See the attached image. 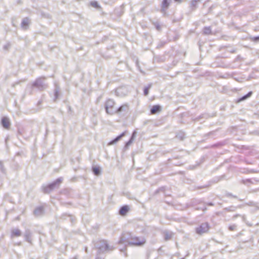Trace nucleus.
<instances>
[{"label": "nucleus", "mask_w": 259, "mask_h": 259, "mask_svg": "<svg viewBox=\"0 0 259 259\" xmlns=\"http://www.w3.org/2000/svg\"><path fill=\"white\" fill-rule=\"evenodd\" d=\"M1 124L3 127L7 130L9 129L11 125V123L9 118L6 117H3L2 118Z\"/></svg>", "instance_id": "obj_10"}, {"label": "nucleus", "mask_w": 259, "mask_h": 259, "mask_svg": "<svg viewBox=\"0 0 259 259\" xmlns=\"http://www.w3.org/2000/svg\"><path fill=\"white\" fill-rule=\"evenodd\" d=\"M209 228V226L208 223H204L196 228V232L198 234L201 235L207 232L208 231Z\"/></svg>", "instance_id": "obj_7"}, {"label": "nucleus", "mask_w": 259, "mask_h": 259, "mask_svg": "<svg viewBox=\"0 0 259 259\" xmlns=\"http://www.w3.org/2000/svg\"><path fill=\"white\" fill-rule=\"evenodd\" d=\"M161 111V107L160 105H156L152 107L150 109V113L152 114H155Z\"/></svg>", "instance_id": "obj_20"}, {"label": "nucleus", "mask_w": 259, "mask_h": 259, "mask_svg": "<svg viewBox=\"0 0 259 259\" xmlns=\"http://www.w3.org/2000/svg\"><path fill=\"white\" fill-rule=\"evenodd\" d=\"M255 181L259 182V179L258 180H255Z\"/></svg>", "instance_id": "obj_49"}, {"label": "nucleus", "mask_w": 259, "mask_h": 259, "mask_svg": "<svg viewBox=\"0 0 259 259\" xmlns=\"http://www.w3.org/2000/svg\"><path fill=\"white\" fill-rule=\"evenodd\" d=\"M165 42H160L157 46V48H161L165 45Z\"/></svg>", "instance_id": "obj_36"}, {"label": "nucleus", "mask_w": 259, "mask_h": 259, "mask_svg": "<svg viewBox=\"0 0 259 259\" xmlns=\"http://www.w3.org/2000/svg\"><path fill=\"white\" fill-rule=\"evenodd\" d=\"M45 209L43 206H38L33 210V214L36 217H41L44 215Z\"/></svg>", "instance_id": "obj_9"}, {"label": "nucleus", "mask_w": 259, "mask_h": 259, "mask_svg": "<svg viewBox=\"0 0 259 259\" xmlns=\"http://www.w3.org/2000/svg\"><path fill=\"white\" fill-rule=\"evenodd\" d=\"M0 171L4 174H6V169L5 168L4 162L0 160Z\"/></svg>", "instance_id": "obj_29"}, {"label": "nucleus", "mask_w": 259, "mask_h": 259, "mask_svg": "<svg viewBox=\"0 0 259 259\" xmlns=\"http://www.w3.org/2000/svg\"><path fill=\"white\" fill-rule=\"evenodd\" d=\"M63 178L60 177L48 185L42 186V189L44 193L49 194L54 189L59 188L63 181Z\"/></svg>", "instance_id": "obj_2"}, {"label": "nucleus", "mask_w": 259, "mask_h": 259, "mask_svg": "<svg viewBox=\"0 0 259 259\" xmlns=\"http://www.w3.org/2000/svg\"><path fill=\"white\" fill-rule=\"evenodd\" d=\"M175 2L181 3L182 0H174Z\"/></svg>", "instance_id": "obj_48"}, {"label": "nucleus", "mask_w": 259, "mask_h": 259, "mask_svg": "<svg viewBox=\"0 0 259 259\" xmlns=\"http://www.w3.org/2000/svg\"><path fill=\"white\" fill-rule=\"evenodd\" d=\"M237 208L236 206H230L228 207H225L223 209L224 211H235Z\"/></svg>", "instance_id": "obj_27"}, {"label": "nucleus", "mask_w": 259, "mask_h": 259, "mask_svg": "<svg viewBox=\"0 0 259 259\" xmlns=\"http://www.w3.org/2000/svg\"><path fill=\"white\" fill-rule=\"evenodd\" d=\"M60 95V88L59 87L55 84V89L54 91V101H56L59 97Z\"/></svg>", "instance_id": "obj_14"}, {"label": "nucleus", "mask_w": 259, "mask_h": 259, "mask_svg": "<svg viewBox=\"0 0 259 259\" xmlns=\"http://www.w3.org/2000/svg\"><path fill=\"white\" fill-rule=\"evenodd\" d=\"M171 0H163L161 4V12L165 13L166 10L168 8Z\"/></svg>", "instance_id": "obj_12"}, {"label": "nucleus", "mask_w": 259, "mask_h": 259, "mask_svg": "<svg viewBox=\"0 0 259 259\" xmlns=\"http://www.w3.org/2000/svg\"><path fill=\"white\" fill-rule=\"evenodd\" d=\"M92 171L95 175L98 176L101 174V169L99 167L93 166L92 167Z\"/></svg>", "instance_id": "obj_23"}, {"label": "nucleus", "mask_w": 259, "mask_h": 259, "mask_svg": "<svg viewBox=\"0 0 259 259\" xmlns=\"http://www.w3.org/2000/svg\"><path fill=\"white\" fill-rule=\"evenodd\" d=\"M242 218L243 221L244 222H245V215H242Z\"/></svg>", "instance_id": "obj_45"}, {"label": "nucleus", "mask_w": 259, "mask_h": 259, "mask_svg": "<svg viewBox=\"0 0 259 259\" xmlns=\"http://www.w3.org/2000/svg\"><path fill=\"white\" fill-rule=\"evenodd\" d=\"M96 247L98 249V254L112 251L114 249L113 246H109L107 241L104 240H100L99 243L97 244Z\"/></svg>", "instance_id": "obj_3"}, {"label": "nucleus", "mask_w": 259, "mask_h": 259, "mask_svg": "<svg viewBox=\"0 0 259 259\" xmlns=\"http://www.w3.org/2000/svg\"><path fill=\"white\" fill-rule=\"evenodd\" d=\"M240 57H240L239 55H238V56L236 57V60H239V59L240 58Z\"/></svg>", "instance_id": "obj_46"}, {"label": "nucleus", "mask_w": 259, "mask_h": 259, "mask_svg": "<svg viewBox=\"0 0 259 259\" xmlns=\"http://www.w3.org/2000/svg\"><path fill=\"white\" fill-rule=\"evenodd\" d=\"M126 131L122 132L121 134L117 136L116 138L111 140L109 143L108 145H114L118 142L123 136L125 135Z\"/></svg>", "instance_id": "obj_11"}, {"label": "nucleus", "mask_w": 259, "mask_h": 259, "mask_svg": "<svg viewBox=\"0 0 259 259\" xmlns=\"http://www.w3.org/2000/svg\"><path fill=\"white\" fill-rule=\"evenodd\" d=\"M215 131H211L207 134H206L204 135V137L206 138V139H207L208 137H211L215 136Z\"/></svg>", "instance_id": "obj_30"}, {"label": "nucleus", "mask_w": 259, "mask_h": 259, "mask_svg": "<svg viewBox=\"0 0 259 259\" xmlns=\"http://www.w3.org/2000/svg\"><path fill=\"white\" fill-rule=\"evenodd\" d=\"M250 172H253V173H256L257 172V171H256V170H254V169H251L250 171Z\"/></svg>", "instance_id": "obj_44"}, {"label": "nucleus", "mask_w": 259, "mask_h": 259, "mask_svg": "<svg viewBox=\"0 0 259 259\" xmlns=\"http://www.w3.org/2000/svg\"><path fill=\"white\" fill-rule=\"evenodd\" d=\"M236 52V50L235 49H232L230 51V52L231 53H234Z\"/></svg>", "instance_id": "obj_43"}, {"label": "nucleus", "mask_w": 259, "mask_h": 259, "mask_svg": "<svg viewBox=\"0 0 259 259\" xmlns=\"http://www.w3.org/2000/svg\"><path fill=\"white\" fill-rule=\"evenodd\" d=\"M196 210H202V207H196Z\"/></svg>", "instance_id": "obj_47"}, {"label": "nucleus", "mask_w": 259, "mask_h": 259, "mask_svg": "<svg viewBox=\"0 0 259 259\" xmlns=\"http://www.w3.org/2000/svg\"><path fill=\"white\" fill-rule=\"evenodd\" d=\"M129 110V106L127 104H124L115 109V114L121 115H126Z\"/></svg>", "instance_id": "obj_6"}, {"label": "nucleus", "mask_w": 259, "mask_h": 259, "mask_svg": "<svg viewBox=\"0 0 259 259\" xmlns=\"http://www.w3.org/2000/svg\"><path fill=\"white\" fill-rule=\"evenodd\" d=\"M241 215L239 214H235L233 216V219H235L236 218H237V217H240Z\"/></svg>", "instance_id": "obj_39"}, {"label": "nucleus", "mask_w": 259, "mask_h": 259, "mask_svg": "<svg viewBox=\"0 0 259 259\" xmlns=\"http://www.w3.org/2000/svg\"><path fill=\"white\" fill-rule=\"evenodd\" d=\"M66 217H68V218H69V221H70V222H71V223H73V222H74V221L75 219H74V218H73V217L72 215H67V214H63V215H62V218L63 219H64V220H65V219H66Z\"/></svg>", "instance_id": "obj_28"}, {"label": "nucleus", "mask_w": 259, "mask_h": 259, "mask_svg": "<svg viewBox=\"0 0 259 259\" xmlns=\"http://www.w3.org/2000/svg\"><path fill=\"white\" fill-rule=\"evenodd\" d=\"M115 105V101L111 99H108L105 103V109L107 114L109 115H113L115 114V109L114 106Z\"/></svg>", "instance_id": "obj_5"}, {"label": "nucleus", "mask_w": 259, "mask_h": 259, "mask_svg": "<svg viewBox=\"0 0 259 259\" xmlns=\"http://www.w3.org/2000/svg\"><path fill=\"white\" fill-rule=\"evenodd\" d=\"M225 196L227 197H232L234 198H237V196L236 195H234L233 194L229 192H226Z\"/></svg>", "instance_id": "obj_34"}, {"label": "nucleus", "mask_w": 259, "mask_h": 259, "mask_svg": "<svg viewBox=\"0 0 259 259\" xmlns=\"http://www.w3.org/2000/svg\"><path fill=\"white\" fill-rule=\"evenodd\" d=\"M152 87V83H149L147 87H145L144 89V95L145 96H147L149 94V91L150 89Z\"/></svg>", "instance_id": "obj_26"}, {"label": "nucleus", "mask_w": 259, "mask_h": 259, "mask_svg": "<svg viewBox=\"0 0 259 259\" xmlns=\"http://www.w3.org/2000/svg\"><path fill=\"white\" fill-rule=\"evenodd\" d=\"M126 250V248L125 247H123V248H121L120 249V251H121V252H125Z\"/></svg>", "instance_id": "obj_40"}, {"label": "nucleus", "mask_w": 259, "mask_h": 259, "mask_svg": "<svg viewBox=\"0 0 259 259\" xmlns=\"http://www.w3.org/2000/svg\"><path fill=\"white\" fill-rule=\"evenodd\" d=\"M163 234L164 240L166 241L170 240L172 237V234L168 231H164Z\"/></svg>", "instance_id": "obj_22"}, {"label": "nucleus", "mask_w": 259, "mask_h": 259, "mask_svg": "<svg viewBox=\"0 0 259 259\" xmlns=\"http://www.w3.org/2000/svg\"><path fill=\"white\" fill-rule=\"evenodd\" d=\"M252 91H249L247 94L242 96L241 97L238 98L236 101L237 103H240L242 101H245L246 100V99H247L248 98H249V97H250L251 96V95H252Z\"/></svg>", "instance_id": "obj_19"}, {"label": "nucleus", "mask_w": 259, "mask_h": 259, "mask_svg": "<svg viewBox=\"0 0 259 259\" xmlns=\"http://www.w3.org/2000/svg\"><path fill=\"white\" fill-rule=\"evenodd\" d=\"M247 183H251V184L253 183L251 181V179H247L245 180H242V183L244 185H246Z\"/></svg>", "instance_id": "obj_35"}, {"label": "nucleus", "mask_w": 259, "mask_h": 259, "mask_svg": "<svg viewBox=\"0 0 259 259\" xmlns=\"http://www.w3.org/2000/svg\"><path fill=\"white\" fill-rule=\"evenodd\" d=\"M137 135V132L134 131L130 138V139L125 143V147H128L134 141Z\"/></svg>", "instance_id": "obj_18"}, {"label": "nucleus", "mask_w": 259, "mask_h": 259, "mask_svg": "<svg viewBox=\"0 0 259 259\" xmlns=\"http://www.w3.org/2000/svg\"><path fill=\"white\" fill-rule=\"evenodd\" d=\"M11 47L10 42H7L3 46V50L5 51H8Z\"/></svg>", "instance_id": "obj_33"}, {"label": "nucleus", "mask_w": 259, "mask_h": 259, "mask_svg": "<svg viewBox=\"0 0 259 259\" xmlns=\"http://www.w3.org/2000/svg\"><path fill=\"white\" fill-rule=\"evenodd\" d=\"M237 225L236 224H233L232 225H230L228 227V229L230 231H233L236 230Z\"/></svg>", "instance_id": "obj_32"}, {"label": "nucleus", "mask_w": 259, "mask_h": 259, "mask_svg": "<svg viewBox=\"0 0 259 259\" xmlns=\"http://www.w3.org/2000/svg\"><path fill=\"white\" fill-rule=\"evenodd\" d=\"M155 27L156 28L157 30H160V29H161V27L160 26V25L158 23H156L155 24Z\"/></svg>", "instance_id": "obj_37"}, {"label": "nucleus", "mask_w": 259, "mask_h": 259, "mask_svg": "<svg viewBox=\"0 0 259 259\" xmlns=\"http://www.w3.org/2000/svg\"><path fill=\"white\" fill-rule=\"evenodd\" d=\"M200 118H201V116L199 117V119H200Z\"/></svg>", "instance_id": "obj_51"}, {"label": "nucleus", "mask_w": 259, "mask_h": 259, "mask_svg": "<svg viewBox=\"0 0 259 259\" xmlns=\"http://www.w3.org/2000/svg\"><path fill=\"white\" fill-rule=\"evenodd\" d=\"M131 241H128L127 238H126L124 235H122L120 237L119 240L118 241V244H125L131 245V246H142L144 245L146 241L145 238H139L138 237H131Z\"/></svg>", "instance_id": "obj_1"}, {"label": "nucleus", "mask_w": 259, "mask_h": 259, "mask_svg": "<svg viewBox=\"0 0 259 259\" xmlns=\"http://www.w3.org/2000/svg\"><path fill=\"white\" fill-rule=\"evenodd\" d=\"M90 5L91 6H92L93 7H94L97 9H100L101 8V6H100V5L98 3V2L95 1H91L90 2Z\"/></svg>", "instance_id": "obj_25"}, {"label": "nucleus", "mask_w": 259, "mask_h": 259, "mask_svg": "<svg viewBox=\"0 0 259 259\" xmlns=\"http://www.w3.org/2000/svg\"><path fill=\"white\" fill-rule=\"evenodd\" d=\"M30 20L28 17L24 18L21 23V27L23 30H26L28 29Z\"/></svg>", "instance_id": "obj_8"}, {"label": "nucleus", "mask_w": 259, "mask_h": 259, "mask_svg": "<svg viewBox=\"0 0 259 259\" xmlns=\"http://www.w3.org/2000/svg\"><path fill=\"white\" fill-rule=\"evenodd\" d=\"M203 34L204 35L212 34V31L210 26H205L203 29Z\"/></svg>", "instance_id": "obj_21"}, {"label": "nucleus", "mask_w": 259, "mask_h": 259, "mask_svg": "<svg viewBox=\"0 0 259 259\" xmlns=\"http://www.w3.org/2000/svg\"><path fill=\"white\" fill-rule=\"evenodd\" d=\"M31 231L27 229L25 231L24 236L25 238V240L26 241L31 243Z\"/></svg>", "instance_id": "obj_16"}, {"label": "nucleus", "mask_w": 259, "mask_h": 259, "mask_svg": "<svg viewBox=\"0 0 259 259\" xmlns=\"http://www.w3.org/2000/svg\"><path fill=\"white\" fill-rule=\"evenodd\" d=\"M96 259H100L99 257H97Z\"/></svg>", "instance_id": "obj_50"}, {"label": "nucleus", "mask_w": 259, "mask_h": 259, "mask_svg": "<svg viewBox=\"0 0 259 259\" xmlns=\"http://www.w3.org/2000/svg\"><path fill=\"white\" fill-rule=\"evenodd\" d=\"M130 210V207L128 205H125L121 206L119 210V214L121 215H125Z\"/></svg>", "instance_id": "obj_13"}, {"label": "nucleus", "mask_w": 259, "mask_h": 259, "mask_svg": "<svg viewBox=\"0 0 259 259\" xmlns=\"http://www.w3.org/2000/svg\"><path fill=\"white\" fill-rule=\"evenodd\" d=\"M44 77H39L35 80L31 85L32 88H36L40 91L46 89L48 87L47 84L45 82Z\"/></svg>", "instance_id": "obj_4"}, {"label": "nucleus", "mask_w": 259, "mask_h": 259, "mask_svg": "<svg viewBox=\"0 0 259 259\" xmlns=\"http://www.w3.org/2000/svg\"><path fill=\"white\" fill-rule=\"evenodd\" d=\"M204 204L208 206H213L214 205V203L212 202L204 203Z\"/></svg>", "instance_id": "obj_38"}, {"label": "nucleus", "mask_w": 259, "mask_h": 259, "mask_svg": "<svg viewBox=\"0 0 259 259\" xmlns=\"http://www.w3.org/2000/svg\"><path fill=\"white\" fill-rule=\"evenodd\" d=\"M176 137L180 140H183L185 138V134L184 132L180 131L177 133Z\"/></svg>", "instance_id": "obj_24"}, {"label": "nucleus", "mask_w": 259, "mask_h": 259, "mask_svg": "<svg viewBox=\"0 0 259 259\" xmlns=\"http://www.w3.org/2000/svg\"><path fill=\"white\" fill-rule=\"evenodd\" d=\"M202 210L203 211H205L207 210V207H206V206H204L203 207H202Z\"/></svg>", "instance_id": "obj_41"}, {"label": "nucleus", "mask_w": 259, "mask_h": 259, "mask_svg": "<svg viewBox=\"0 0 259 259\" xmlns=\"http://www.w3.org/2000/svg\"><path fill=\"white\" fill-rule=\"evenodd\" d=\"M249 39L251 41H253L254 42H259V36H250Z\"/></svg>", "instance_id": "obj_31"}, {"label": "nucleus", "mask_w": 259, "mask_h": 259, "mask_svg": "<svg viewBox=\"0 0 259 259\" xmlns=\"http://www.w3.org/2000/svg\"><path fill=\"white\" fill-rule=\"evenodd\" d=\"M221 145H222V144L221 143H218V144H214V145H213V146L217 147V146H221Z\"/></svg>", "instance_id": "obj_42"}, {"label": "nucleus", "mask_w": 259, "mask_h": 259, "mask_svg": "<svg viewBox=\"0 0 259 259\" xmlns=\"http://www.w3.org/2000/svg\"><path fill=\"white\" fill-rule=\"evenodd\" d=\"M200 2V0H191L190 4L191 11H195L197 8V4Z\"/></svg>", "instance_id": "obj_17"}, {"label": "nucleus", "mask_w": 259, "mask_h": 259, "mask_svg": "<svg viewBox=\"0 0 259 259\" xmlns=\"http://www.w3.org/2000/svg\"><path fill=\"white\" fill-rule=\"evenodd\" d=\"M21 231L19 229H13L11 231V237H19L21 236Z\"/></svg>", "instance_id": "obj_15"}]
</instances>
